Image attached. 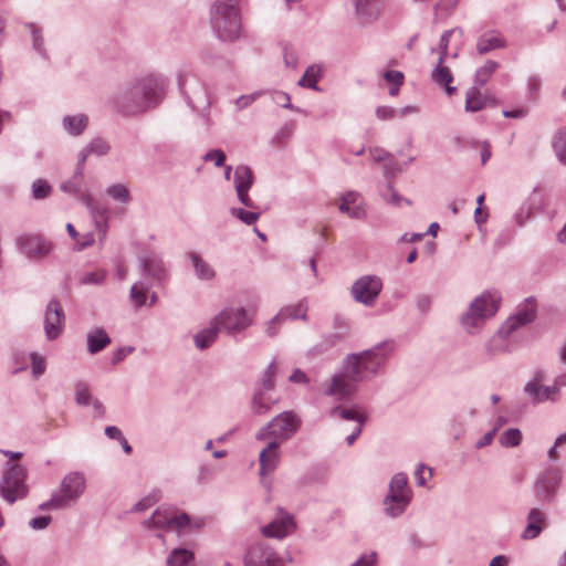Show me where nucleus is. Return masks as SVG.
<instances>
[{"label":"nucleus","mask_w":566,"mask_h":566,"mask_svg":"<svg viewBox=\"0 0 566 566\" xmlns=\"http://www.w3.org/2000/svg\"><path fill=\"white\" fill-rule=\"evenodd\" d=\"M392 349L390 342H384L364 352L347 355L340 370L334 374L324 388V394L337 400L349 399L359 382L379 374Z\"/></svg>","instance_id":"nucleus-1"},{"label":"nucleus","mask_w":566,"mask_h":566,"mask_svg":"<svg viewBox=\"0 0 566 566\" xmlns=\"http://www.w3.org/2000/svg\"><path fill=\"white\" fill-rule=\"evenodd\" d=\"M209 21L219 40H237L241 32L239 1L216 0L210 8Z\"/></svg>","instance_id":"nucleus-2"},{"label":"nucleus","mask_w":566,"mask_h":566,"mask_svg":"<svg viewBox=\"0 0 566 566\" xmlns=\"http://www.w3.org/2000/svg\"><path fill=\"white\" fill-rule=\"evenodd\" d=\"M535 304L532 300H526L522 306H518L516 313L509 317L497 333L485 343V352L490 356L510 352V336L520 327L530 324L535 318Z\"/></svg>","instance_id":"nucleus-3"},{"label":"nucleus","mask_w":566,"mask_h":566,"mask_svg":"<svg viewBox=\"0 0 566 566\" xmlns=\"http://www.w3.org/2000/svg\"><path fill=\"white\" fill-rule=\"evenodd\" d=\"M144 524L149 530L185 533L186 531L201 530L205 526V521L201 517L192 518L187 513L172 509H158Z\"/></svg>","instance_id":"nucleus-4"},{"label":"nucleus","mask_w":566,"mask_h":566,"mask_svg":"<svg viewBox=\"0 0 566 566\" xmlns=\"http://www.w3.org/2000/svg\"><path fill=\"white\" fill-rule=\"evenodd\" d=\"M301 423V418L294 411H283L268 424L260 428L255 439L259 441H277L279 444H282L298 431Z\"/></svg>","instance_id":"nucleus-5"},{"label":"nucleus","mask_w":566,"mask_h":566,"mask_svg":"<svg viewBox=\"0 0 566 566\" xmlns=\"http://www.w3.org/2000/svg\"><path fill=\"white\" fill-rule=\"evenodd\" d=\"M499 301L500 298L491 293H483L475 297L470 304L469 311L461 318L463 327L472 333L474 328L482 326L485 319L497 312Z\"/></svg>","instance_id":"nucleus-6"},{"label":"nucleus","mask_w":566,"mask_h":566,"mask_svg":"<svg viewBox=\"0 0 566 566\" xmlns=\"http://www.w3.org/2000/svg\"><path fill=\"white\" fill-rule=\"evenodd\" d=\"M411 501L406 473H396L389 483V491L384 500L385 512L390 517H397L405 512Z\"/></svg>","instance_id":"nucleus-7"},{"label":"nucleus","mask_w":566,"mask_h":566,"mask_svg":"<svg viewBox=\"0 0 566 566\" xmlns=\"http://www.w3.org/2000/svg\"><path fill=\"white\" fill-rule=\"evenodd\" d=\"M113 108L124 116H135L150 108V103L142 94L135 83L118 91L111 99Z\"/></svg>","instance_id":"nucleus-8"},{"label":"nucleus","mask_w":566,"mask_h":566,"mask_svg":"<svg viewBox=\"0 0 566 566\" xmlns=\"http://www.w3.org/2000/svg\"><path fill=\"white\" fill-rule=\"evenodd\" d=\"M25 469L20 464H8V468L0 481V493L10 504L23 499L28 493L25 484Z\"/></svg>","instance_id":"nucleus-9"},{"label":"nucleus","mask_w":566,"mask_h":566,"mask_svg":"<svg viewBox=\"0 0 566 566\" xmlns=\"http://www.w3.org/2000/svg\"><path fill=\"white\" fill-rule=\"evenodd\" d=\"M220 331L229 336L244 332L253 323L252 316L244 307H226L213 318Z\"/></svg>","instance_id":"nucleus-10"},{"label":"nucleus","mask_w":566,"mask_h":566,"mask_svg":"<svg viewBox=\"0 0 566 566\" xmlns=\"http://www.w3.org/2000/svg\"><path fill=\"white\" fill-rule=\"evenodd\" d=\"M382 287V280L378 275H363L353 283L350 296L355 302L371 307L376 304Z\"/></svg>","instance_id":"nucleus-11"},{"label":"nucleus","mask_w":566,"mask_h":566,"mask_svg":"<svg viewBox=\"0 0 566 566\" xmlns=\"http://www.w3.org/2000/svg\"><path fill=\"white\" fill-rule=\"evenodd\" d=\"M179 87L189 106L196 111H205L210 105L209 94L203 83L195 77L180 78Z\"/></svg>","instance_id":"nucleus-12"},{"label":"nucleus","mask_w":566,"mask_h":566,"mask_svg":"<svg viewBox=\"0 0 566 566\" xmlns=\"http://www.w3.org/2000/svg\"><path fill=\"white\" fill-rule=\"evenodd\" d=\"M86 488L85 476L81 472H71L66 474L59 491L54 492L64 503V507L73 505L84 493Z\"/></svg>","instance_id":"nucleus-13"},{"label":"nucleus","mask_w":566,"mask_h":566,"mask_svg":"<svg viewBox=\"0 0 566 566\" xmlns=\"http://www.w3.org/2000/svg\"><path fill=\"white\" fill-rule=\"evenodd\" d=\"M146 102L150 103V107L155 106L161 98H164L168 88V80L160 74H148L134 82Z\"/></svg>","instance_id":"nucleus-14"},{"label":"nucleus","mask_w":566,"mask_h":566,"mask_svg":"<svg viewBox=\"0 0 566 566\" xmlns=\"http://www.w3.org/2000/svg\"><path fill=\"white\" fill-rule=\"evenodd\" d=\"M19 250L29 259L40 260L50 254L52 243L39 234H22L17 238Z\"/></svg>","instance_id":"nucleus-15"},{"label":"nucleus","mask_w":566,"mask_h":566,"mask_svg":"<svg viewBox=\"0 0 566 566\" xmlns=\"http://www.w3.org/2000/svg\"><path fill=\"white\" fill-rule=\"evenodd\" d=\"M233 182L238 200L247 208L256 209L255 202L249 196V190L254 182V175L250 167L239 165L234 169Z\"/></svg>","instance_id":"nucleus-16"},{"label":"nucleus","mask_w":566,"mask_h":566,"mask_svg":"<svg viewBox=\"0 0 566 566\" xmlns=\"http://www.w3.org/2000/svg\"><path fill=\"white\" fill-rule=\"evenodd\" d=\"M138 261L144 276L153 279L158 284L165 283L168 280V268L159 255L146 253L140 255Z\"/></svg>","instance_id":"nucleus-17"},{"label":"nucleus","mask_w":566,"mask_h":566,"mask_svg":"<svg viewBox=\"0 0 566 566\" xmlns=\"http://www.w3.org/2000/svg\"><path fill=\"white\" fill-rule=\"evenodd\" d=\"M64 311L56 300H51L44 313V332L48 339L57 338L64 328Z\"/></svg>","instance_id":"nucleus-18"},{"label":"nucleus","mask_w":566,"mask_h":566,"mask_svg":"<svg viewBox=\"0 0 566 566\" xmlns=\"http://www.w3.org/2000/svg\"><path fill=\"white\" fill-rule=\"evenodd\" d=\"M562 472L557 467L548 468L536 481L535 492L543 501H552L559 488Z\"/></svg>","instance_id":"nucleus-19"},{"label":"nucleus","mask_w":566,"mask_h":566,"mask_svg":"<svg viewBox=\"0 0 566 566\" xmlns=\"http://www.w3.org/2000/svg\"><path fill=\"white\" fill-rule=\"evenodd\" d=\"M381 0H354L356 22L361 27L374 24L381 15Z\"/></svg>","instance_id":"nucleus-20"},{"label":"nucleus","mask_w":566,"mask_h":566,"mask_svg":"<svg viewBox=\"0 0 566 566\" xmlns=\"http://www.w3.org/2000/svg\"><path fill=\"white\" fill-rule=\"evenodd\" d=\"M294 527L293 516L286 512L280 510L276 517L262 527V534L266 537L283 538Z\"/></svg>","instance_id":"nucleus-21"},{"label":"nucleus","mask_w":566,"mask_h":566,"mask_svg":"<svg viewBox=\"0 0 566 566\" xmlns=\"http://www.w3.org/2000/svg\"><path fill=\"white\" fill-rule=\"evenodd\" d=\"M244 562L245 566H282V562L276 554L263 546L252 547L248 552Z\"/></svg>","instance_id":"nucleus-22"},{"label":"nucleus","mask_w":566,"mask_h":566,"mask_svg":"<svg viewBox=\"0 0 566 566\" xmlns=\"http://www.w3.org/2000/svg\"><path fill=\"white\" fill-rule=\"evenodd\" d=\"M280 446L277 441H270L259 454L260 474L266 475L275 471L280 461Z\"/></svg>","instance_id":"nucleus-23"},{"label":"nucleus","mask_w":566,"mask_h":566,"mask_svg":"<svg viewBox=\"0 0 566 566\" xmlns=\"http://www.w3.org/2000/svg\"><path fill=\"white\" fill-rule=\"evenodd\" d=\"M359 198V193L357 191H347L340 197V202L338 205V210L342 213L347 214L352 219L363 220L366 218V210L360 206L356 205Z\"/></svg>","instance_id":"nucleus-24"},{"label":"nucleus","mask_w":566,"mask_h":566,"mask_svg":"<svg viewBox=\"0 0 566 566\" xmlns=\"http://www.w3.org/2000/svg\"><path fill=\"white\" fill-rule=\"evenodd\" d=\"M524 392L534 405L543 403L545 401L557 400L556 387L543 386V385H525Z\"/></svg>","instance_id":"nucleus-25"},{"label":"nucleus","mask_w":566,"mask_h":566,"mask_svg":"<svg viewBox=\"0 0 566 566\" xmlns=\"http://www.w3.org/2000/svg\"><path fill=\"white\" fill-rule=\"evenodd\" d=\"M545 525V514L538 509H532L527 515V525L522 533L523 539L536 538Z\"/></svg>","instance_id":"nucleus-26"},{"label":"nucleus","mask_w":566,"mask_h":566,"mask_svg":"<svg viewBox=\"0 0 566 566\" xmlns=\"http://www.w3.org/2000/svg\"><path fill=\"white\" fill-rule=\"evenodd\" d=\"M494 98L483 95L476 86L469 88L465 93L467 112H479L489 104L494 105Z\"/></svg>","instance_id":"nucleus-27"},{"label":"nucleus","mask_w":566,"mask_h":566,"mask_svg":"<svg viewBox=\"0 0 566 566\" xmlns=\"http://www.w3.org/2000/svg\"><path fill=\"white\" fill-rule=\"evenodd\" d=\"M443 56H439L438 64L431 73L432 80L440 86H442L448 95H452L455 92L454 86H450L453 80L449 67L443 65Z\"/></svg>","instance_id":"nucleus-28"},{"label":"nucleus","mask_w":566,"mask_h":566,"mask_svg":"<svg viewBox=\"0 0 566 566\" xmlns=\"http://www.w3.org/2000/svg\"><path fill=\"white\" fill-rule=\"evenodd\" d=\"M505 46L504 39L495 31L483 33L479 36L476 42V51L480 54H486L495 49Z\"/></svg>","instance_id":"nucleus-29"},{"label":"nucleus","mask_w":566,"mask_h":566,"mask_svg":"<svg viewBox=\"0 0 566 566\" xmlns=\"http://www.w3.org/2000/svg\"><path fill=\"white\" fill-rule=\"evenodd\" d=\"M192 264L196 276L201 281H211L216 277L214 269L205 261L197 252H189L187 254Z\"/></svg>","instance_id":"nucleus-30"},{"label":"nucleus","mask_w":566,"mask_h":566,"mask_svg":"<svg viewBox=\"0 0 566 566\" xmlns=\"http://www.w3.org/2000/svg\"><path fill=\"white\" fill-rule=\"evenodd\" d=\"M87 350L97 354L111 344V337L103 328H94L87 333Z\"/></svg>","instance_id":"nucleus-31"},{"label":"nucleus","mask_w":566,"mask_h":566,"mask_svg":"<svg viewBox=\"0 0 566 566\" xmlns=\"http://www.w3.org/2000/svg\"><path fill=\"white\" fill-rule=\"evenodd\" d=\"M87 124L88 117L85 114L66 115L62 120L63 128L72 136H80Z\"/></svg>","instance_id":"nucleus-32"},{"label":"nucleus","mask_w":566,"mask_h":566,"mask_svg":"<svg viewBox=\"0 0 566 566\" xmlns=\"http://www.w3.org/2000/svg\"><path fill=\"white\" fill-rule=\"evenodd\" d=\"M219 331V327L212 319L209 327L203 328L193 335L196 347L202 350L211 346L216 342Z\"/></svg>","instance_id":"nucleus-33"},{"label":"nucleus","mask_w":566,"mask_h":566,"mask_svg":"<svg viewBox=\"0 0 566 566\" xmlns=\"http://www.w3.org/2000/svg\"><path fill=\"white\" fill-rule=\"evenodd\" d=\"M195 554L182 547L174 548L167 556V566H195Z\"/></svg>","instance_id":"nucleus-34"},{"label":"nucleus","mask_w":566,"mask_h":566,"mask_svg":"<svg viewBox=\"0 0 566 566\" xmlns=\"http://www.w3.org/2000/svg\"><path fill=\"white\" fill-rule=\"evenodd\" d=\"M268 390H258L252 399V411L255 415H264L276 403V399L266 395Z\"/></svg>","instance_id":"nucleus-35"},{"label":"nucleus","mask_w":566,"mask_h":566,"mask_svg":"<svg viewBox=\"0 0 566 566\" xmlns=\"http://www.w3.org/2000/svg\"><path fill=\"white\" fill-rule=\"evenodd\" d=\"M328 416L331 418L339 417L344 420H354V421H356L357 424L359 423V421H361V426H364V422H365V416L358 411L357 406H355L353 408H345L343 406H336L328 410Z\"/></svg>","instance_id":"nucleus-36"},{"label":"nucleus","mask_w":566,"mask_h":566,"mask_svg":"<svg viewBox=\"0 0 566 566\" xmlns=\"http://www.w3.org/2000/svg\"><path fill=\"white\" fill-rule=\"evenodd\" d=\"M307 303L305 300H301L297 304L295 305H290V306H285L283 307L279 314L281 315V317L283 318V321L285 322L287 318H291V319H297V318H301L303 321H306L307 318Z\"/></svg>","instance_id":"nucleus-37"},{"label":"nucleus","mask_w":566,"mask_h":566,"mask_svg":"<svg viewBox=\"0 0 566 566\" xmlns=\"http://www.w3.org/2000/svg\"><path fill=\"white\" fill-rule=\"evenodd\" d=\"M150 287L151 285L144 281H138L132 285L129 297L136 307L146 305L147 293L149 292Z\"/></svg>","instance_id":"nucleus-38"},{"label":"nucleus","mask_w":566,"mask_h":566,"mask_svg":"<svg viewBox=\"0 0 566 566\" xmlns=\"http://www.w3.org/2000/svg\"><path fill=\"white\" fill-rule=\"evenodd\" d=\"M499 64L496 62L489 60L483 66L478 69L474 76L476 87L485 85Z\"/></svg>","instance_id":"nucleus-39"},{"label":"nucleus","mask_w":566,"mask_h":566,"mask_svg":"<svg viewBox=\"0 0 566 566\" xmlns=\"http://www.w3.org/2000/svg\"><path fill=\"white\" fill-rule=\"evenodd\" d=\"M321 77V70L315 65H311L306 69L305 73L298 81V85L303 87H308L312 90H317V82Z\"/></svg>","instance_id":"nucleus-40"},{"label":"nucleus","mask_w":566,"mask_h":566,"mask_svg":"<svg viewBox=\"0 0 566 566\" xmlns=\"http://www.w3.org/2000/svg\"><path fill=\"white\" fill-rule=\"evenodd\" d=\"M107 272L105 270H96L93 272L83 273L80 276L81 285H101L105 282Z\"/></svg>","instance_id":"nucleus-41"},{"label":"nucleus","mask_w":566,"mask_h":566,"mask_svg":"<svg viewBox=\"0 0 566 566\" xmlns=\"http://www.w3.org/2000/svg\"><path fill=\"white\" fill-rule=\"evenodd\" d=\"M32 197L35 200H42L48 198L52 192V187L44 179H36L32 182Z\"/></svg>","instance_id":"nucleus-42"},{"label":"nucleus","mask_w":566,"mask_h":566,"mask_svg":"<svg viewBox=\"0 0 566 566\" xmlns=\"http://www.w3.org/2000/svg\"><path fill=\"white\" fill-rule=\"evenodd\" d=\"M553 147L558 159L566 164V129L558 130L555 134Z\"/></svg>","instance_id":"nucleus-43"},{"label":"nucleus","mask_w":566,"mask_h":566,"mask_svg":"<svg viewBox=\"0 0 566 566\" xmlns=\"http://www.w3.org/2000/svg\"><path fill=\"white\" fill-rule=\"evenodd\" d=\"M522 433L518 429L510 428L505 430L500 437V443L503 447L512 448L521 443Z\"/></svg>","instance_id":"nucleus-44"},{"label":"nucleus","mask_w":566,"mask_h":566,"mask_svg":"<svg viewBox=\"0 0 566 566\" xmlns=\"http://www.w3.org/2000/svg\"><path fill=\"white\" fill-rule=\"evenodd\" d=\"M106 193L111 196L114 200L119 201L122 203H127L130 200V195L127 187L122 184H115L109 186L106 189Z\"/></svg>","instance_id":"nucleus-45"},{"label":"nucleus","mask_w":566,"mask_h":566,"mask_svg":"<svg viewBox=\"0 0 566 566\" xmlns=\"http://www.w3.org/2000/svg\"><path fill=\"white\" fill-rule=\"evenodd\" d=\"M276 361L273 359L262 375V386L259 390H272L274 388V377L276 375Z\"/></svg>","instance_id":"nucleus-46"},{"label":"nucleus","mask_w":566,"mask_h":566,"mask_svg":"<svg viewBox=\"0 0 566 566\" xmlns=\"http://www.w3.org/2000/svg\"><path fill=\"white\" fill-rule=\"evenodd\" d=\"M230 212L233 217L238 218L240 221H242L247 226L254 224L261 216L260 212L247 211L242 208H231Z\"/></svg>","instance_id":"nucleus-47"},{"label":"nucleus","mask_w":566,"mask_h":566,"mask_svg":"<svg viewBox=\"0 0 566 566\" xmlns=\"http://www.w3.org/2000/svg\"><path fill=\"white\" fill-rule=\"evenodd\" d=\"M75 401L81 406H90L91 401H93L88 387L83 381H77L75 384Z\"/></svg>","instance_id":"nucleus-48"},{"label":"nucleus","mask_w":566,"mask_h":566,"mask_svg":"<svg viewBox=\"0 0 566 566\" xmlns=\"http://www.w3.org/2000/svg\"><path fill=\"white\" fill-rule=\"evenodd\" d=\"M82 177L83 176H76V171H74L73 177L66 181H63L60 185V189L70 195H80L81 188H82Z\"/></svg>","instance_id":"nucleus-49"},{"label":"nucleus","mask_w":566,"mask_h":566,"mask_svg":"<svg viewBox=\"0 0 566 566\" xmlns=\"http://www.w3.org/2000/svg\"><path fill=\"white\" fill-rule=\"evenodd\" d=\"M86 146L91 154L96 156H105L111 150L109 144L101 137L93 138Z\"/></svg>","instance_id":"nucleus-50"},{"label":"nucleus","mask_w":566,"mask_h":566,"mask_svg":"<svg viewBox=\"0 0 566 566\" xmlns=\"http://www.w3.org/2000/svg\"><path fill=\"white\" fill-rule=\"evenodd\" d=\"M31 358V368H32V375L35 378H39L41 375L45 371V359L44 357L38 355L36 353H32L30 355Z\"/></svg>","instance_id":"nucleus-51"},{"label":"nucleus","mask_w":566,"mask_h":566,"mask_svg":"<svg viewBox=\"0 0 566 566\" xmlns=\"http://www.w3.org/2000/svg\"><path fill=\"white\" fill-rule=\"evenodd\" d=\"M205 161H212L216 167H221L226 161V154L222 149H211L203 156Z\"/></svg>","instance_id":"nucleus-52"},{"label":"nucleus","mask_w":566,"mask_h":566,"mask_svg":"<svg viewBox=\"0 0 566 566\" xmlns=\"http://www.w3.org/2000/svg\"><path fill=\"white\" fill-rule=\"evenodd\" d=\"M29 28H30L31 35H32V42H33L34 50H36L42 56H44L45 53H44V49L42 48L43 39L41 36L40 30L34 24H30Z\"/></svg>","instance_id":"nucleus-53"},{"label":"nucleus","mask_w":566,"mask_h":566,"mask_svg":"<svg viewBox=\"0 0 566 566\" xmlns=\"http://www.w3.org/2000/svg\"><path fill=\"white\" fill-rule=\"evenodd\" d=\"M92 155L88 147L85 146L84 148H82L80 151H78V155H77V163H76V166H75V169L74 171H76V176H83V171H84V166H85V161L87 159V157Z\"/></svg>","instance_id":"nucleus-54"},{"label":"nucleus","mask_w":566,"mask_h":566,"mask_svg":"<svg viewBox=\"0 0 566 566\" xmlns=\"http://www.w3.org/2000/svg\"><path fill=\"white\" fill-rule=\"evenodd\" d=\"M350 566H377V553L363 554Z\"/></svg>","instance_id":"nucleus-55"},{"label":"nucleus","mask_w":566,"mask_h":566,"mask_svg":"<svg viewBox=\"0 0 566 566\" xmlns=\"http://www.w3.org/2000/svg\"><path fill=\"white\" fill-rule=\"evenodd\" d=\"M283 318L277 313L272 319L266 323L265 333L270 337H274L277 334L279 326L283 323Z\"/></svg>","instance_id":"nucleus-56"},{"label":"nucleus","mask_w":566,"mask_h":566,"mask_svg":"<svg viewBox=\"0 0 566 566\" xmlns=\"http://www.w3.org/2000/svg\"><path fill=\"white\" fill-rule=\"evenodd\" d=\"M39 509L42 511L45 510H63L64 503L56 496L55 493L52 494L51 499L46 502H43L39 505Z\"/></svg>","instance_id":"nucleus-57"},{"label":"nucleus","mask_w":566,"mask_h":566,"mask_svg":"<svg viewBox=\"0 0 566 566\" xmlns=\"http://www.w3.org/2000/svg\"><path fill=\"white\" fill-rule=\"evenodd\" d=\"M455 32V30H447L442 33L440 38L439 43V56H443V60L446 59L447 52H448V44L450 41V38Z\"/></svg>","instance_id":"nucleus-58"},{"label":"nucleus","mask_w":566,"mask_h":566,"mask_svg":"<svg viewBox=\"0 0 566 566\" xmlns=\"http://www.w3.org/2000/svg\"><path fill=\"white\" fill-rule=\"evenodd\" d=\"M384 78L392 85H402L405 76L400 71H387Z\"/></svg>","instance_id":"nucleus-59"},{"label":"nucleus","mask_w":566,"mask_h":566,"mask_svg":"<svg viewBox=\"0 0 566 566\" xmlns=\"http://www.w3.org/2000/svg\"><path fill=\"white\" fill-rule=\"evenodd\" d=\"M133 352H134V347H130V346L117 348L113 353L112 364L116 365V364L120 363Z\"/></svg>","instance_id":"nucleus-60"},{"label":"nucleus","mask_w":566,"mask_h":566,"mask_svg":"<svg viewBox=\"0 0 566 566\" xmlns=\"http://www.w3.org/2000/svg\"><path fill=\"white\" fill-rule=\"evenodd\" d=\"M376 116L381 120L392 119L396 117V108L390 106H379L376 108Z\"/></svg>","instance_id":"nucleus-61"},{"label":"nucleus","mask_w":566,"mask_h":566,"mask_svg":"<svg viewBox=\"0 0 566 566\" xmlns=\"http://www.w3.org/2000/svg\"><path fill=\"white\" fill-rule=\"evenodd\" d=\"M458 2L459 0H439L434 6V10L450 13L457 7Z\"/></svg>","instance_id":"nucleus-62"},{"label":"nucleus","mask_w":566,"mask_h":566,"mask_svg":"<svg viewBox=\"0 0 566 566\" xmlns=\"http://www.w3.org/2000/svg\"><path fill=\"white\" fill-rule=\"evenodd\" d=\"M258 96H259L258 93H253V94H250V95H241L235 101L237 108L238 109H243V108L248 107L249 105H251L256 99Z\"/></svg>","instance_id":"nucleus-63"},{"label":"nucleus","mask_w":566,"mask_h":566,"mask_svg":"<svg viewBox=\"0 0 566 566\" xmlns=\"http://www.w3.org/2000/svg\"><path fill=\"white\" fill-rule=\"evenodd\" d=\"M273 99L274 102L277 104V105H281L282 107L284 108H289V109H292L293 106L290 102V95L284 93V92H276L274 95H273Z\"/></svg>","instance_id":"nucleus-64"}]
</instances>
